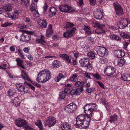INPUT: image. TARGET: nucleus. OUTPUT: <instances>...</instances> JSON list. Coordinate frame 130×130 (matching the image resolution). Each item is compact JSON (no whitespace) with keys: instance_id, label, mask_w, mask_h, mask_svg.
<instances>
[{"instance_id":"f257e3e1","label":"nucleus","mask_w":130,"mask_h":130,"mask_svg":"<svg viewBox=\"0 0 130 130\" xmlns=\"http://www.w3.org/2000/svg\"><path fill=\"white\" fill-rule=\"evenodd\" d=\"M97 106L95 103L87 104L84 107V111L86 116L92 117L93 114V112L95 109H97L96 108Z\"/></svg>"},{"instance_id":"f03ea898","label":"nucleus","mask_w":130,"mask_h":130,"mask_svg":"<svg viewBox=\"0 0 130 130\" xmlns=\"http://www.w3.org/2000/svg\"><path fill=\"white\" fill-rule=\"evenodd\" d=\"M38 76L41 83H43L51 79V74L48 70L45 69L40 71L38 74Z\"/></svg>"},{"instance_id":"7ed1b4c3","label":"nucleus","mask_w":130,"mask_h":130,"mask_svg":"<svg viewBox=\"0 0 130 130\" xmlns=\"http://www.w3.org/2000/svg\"><path fill=\"white\" fill-rule=\"evenodd\" d=\"M74 25L70 23L67 22L65 28H72L67 30L66 32L63 33V36L66 38H70L73 35L75 28L73 26Z\"/></svg>"},{"instance_id":"20e7f679","label":"nucleus","mask_w":130,"mask_h":130,"mask_svg":"<svg viewBox=\"0 0 130 130\" xmlns=\"http://www.w3.org/2000/svg\"><path fill=\"white\" fill-rule=\"evenodd\" d=\"M79 63L81 66L87 67V69L91 70L92 69V66L89 62L88 58H84L82 59L79 61Z\"/></svg>"},{"instance_id":"39448f33","label":"nucleus","mask_w":130,"mask_h":130,"mask_svg":"<svg viewBox=\"0 0 130 130\" xmlns=\"http://www.w3.org/2000/svg\"><path fill=\"white\" fill-rule=\"evenodd\" d=\"M59 9L61 12H72L75 11V9L67 5H61L59 7Z\"/></svg>"},{"instance_id":"423d86ee","label":"nucleus","mask_w":130,"mask_h":130,"mask_svg":"<svg viewBox=\"0 0 130 130\" xmlns=\"http://www.w3.org/2000/svg\"><path fill=\"white\" fill-rule=\"evenodd\" d=\"M113 5L117 15L120 16L123 14V10L120 4L117 2H114Z\"/></svg>"},{"instance_id":"0eeeda50","label":"nucleus","mask_w":130,"mask_h":130,"mask_svg":"<svg viewBox=\"0 0 130 130\" xmlns=\"http://www.w3.org/2000/svg\"><path fill=\"white\" fill-rule=\"evenodd\" d=\"M56 123V120L55 118L49 117L47 120L44 122V124L45 126L48 125L49 127H51L55 125Z\"/></svg>"},{"instance_id":"6e6552de","label":"nucleus","mask_w":130,"mask_h":130,"mask_svg":"<svg viewBox=\"0 0 130 130\" xmlns=\"http://www.w3.org/2000/svg\"><path fill=\"white\" fill-rule=\"evenodd\" d=\"M93 24H94L98 28L95 30V32L98 34L105 33V31L103 29V27L105 26V25H101L99 23L93 22Z\"/></svg>"},{"instance_id":"1a4fd4ad","label":"nucleus","mask_w":130,"mask_h":130,"mask_svg":"<svg viewBox=\"0 0 130 130\" xmlns=\"http://www.w3.org/2000/svg\"><path fill=\"white\" fill-rule=\"evenodd\" d=\"M108 50L104 47L100 46L97 51L98 54L102 57L106 56L108 54Z\"/></svg>"},{"instance_id":"9d476101","label":"nucleus","mask_w":130,"mask_h":130,"mask_svg":"<svg viewBox=\"0 0 130 130\" xmlns=\"http://www.w3.org/2000/svg\"><path fill=\"white\" fill-rule=\"evenodd\" d=\"M77 108V105L74 103H72L68 105L65 107V109L69 112H73Z\"/></svg>"},{"instance_id":"9b49d317","label":"nucleus","mask_w":130,"mask_h":130,"mask_svg":"<svg viewBox=\"0 0 130 130\" xmlns=\"http://www.w3.org/2000/svg\"><path fill=\"white\" fill-rule=\"evenodd\" d=\"M104 71L105 74L108 76L112 75L115 72L114 68L110 66L107 67Z\"/></svg>"},{"instance_id":"f8f14e48","label":"nucleus","mask_w":130,"mask_h":130,"mask_svg":"<svg viewBox=\"0 0 130 130\" xmlns=\"http://www.w3.org/2000/svg\"><path fill=\"white\" fill-rule=\"evenodd\" d=\"M15 124L19 127L25 126L27 124L26 121L23 119H21L15 120Z\"/></svg>"},{"instance_id":"ddd939ff","label":"nucleus","mask_w":130,"mask_h":130,"mask_svg":"<svg viewBox=\"0 0 130 130\" xmlns=\"http://www.w3.org/2000/svg\"><path fill=\"white\" fill-rule=\"evenodd\" d=\"M114 53L115 56L118 58H121L125 55L124 52L120 50H114Z\"/></svg>"},{"instance_id":"4468645a","label":"nucleus","mask_w":130,"mask_h":130,"mask_svg":"<svg viewBox=\"0 0 130 130\" xmlns=\"http://www.w3.org/2000/svg\"><path fill=\"white\" fill-rule=\"evenodd\" d=\"M93 15L94 18L98 20L101 19L103 17V13L101 10L96 11Z\"/></svg>"},{"instance_id":"2eb2a0df","label":"nucleus","mask_w":130,"mask_h":130,"mask_svg":"<svg viewBox=\"0 0 130 130\" xmlns=\"http://www.w3.org/2000/svg\"><path fill=\"white\" fill-rule=\"evenodd\" d=\"M87 116V120L84 121L83 124L82 126V127L83 128H87L88 126L90 124V122L91 121V118L92 117L90 116Z\"/></svg>"},{"instance_id":"dca6fc26","label":"nucleus","mask_w":130,"mask_h":130,"mask_svg":"<svg viewBox=\"0 0 130 130\" xmlns=\"http://www.w3.org/2000/svg\"><path fill=\"white\" fill-rule=\"evenodd\" d=\"M25 33L24 32L22 34V35L21 36L22 37H23V39L24 40L22 39H20L21 41H22L23 42H28L31 39V37L30 35H24Z\"/></svg>"},{"instance_id":"f3484780","label":"nucleus","mask_w":130,"mask_h":130,"mask_svg":"<svg viewBox=\"0 0 130 130\" xmlns=\"http://www.w3.org/2000/svg\"><path fill=\"white\" fill-rule=\"evenodd\" d=\"M38 24L40 25L41 28H45L46 27V21L43 19L39 20L38 22Z\"/></svg>"},{"instance_id":"a211bd4d","label":"nucleus","mask_w":130,"mask_h":130,"mask_svg":"<svg viewBox=\"0 0 130 130\" xmlns=\"http://www.w3.org/2000/svg\"><path fill=\"white\" fill-rule=\"evenodd\" d=\"M53 32L52 29V25L50 24L48 26L46 32V35L47 37H49L50 35H51L53 33Z\"/></svg>"},{"instance_id":"6ab92c4d","label":"nucleus","mask_w":130,"mask_h":130,"mask_svg":"<svg viewBox=\"0 0 130 130\" xmlns=\"http://www.w3.org/2000/svg\"><path fill=\"white\" fill-rule=\"evenodd\" d=\"M11 102L14 106L17 107L20 105V101L18 98L15 97L14 100H12L11 101Z\"/></svg>"},{"instance_id":"aec40b11","label":"nucleus","mask_w":130,"mask_h":130,"mask_svg":"<svg viewBox=\"0 0 130 130\" xmlns=\"http://www.w3.org/2000/svg\"><path fill=\"white\" fill-rule=\"evenodd\" d=\"M62 130H71V126L67 123H62L61 125Z\"/></svg>"},{"instance_id":"412c9836","label":"nucleus","mask_w":130,"mask_h":130,"mask_svg":"<svg viewBox=\"0 0 130 130\" xmlns=\"http://www.w3.org/2000/svg\"><path fill=\"white\" fill-rule=\"evenodd\" d=\"M8 93L9 97L11 98L15 96L16 92L15 90L14 89H9L8 91Z\"/></svg>"},{"instance_id":"4be33fe9","label":"nucleus","mask_w":130,"mask_h":130,"mask_svg":"<svg viewBox=\"0 0 130 130\" xmlns=\"http://www.w3.org/2000/svg\"><path fill=\"white\" fill-rule=\"evenodd\" d=\"M56 9L54 7H51L49 11V14L50 16L51 17L54 15L56 14Z\"/></svg>"},{"instance_id":"5701e85b","label":"nucleus","mask_w":130,"mask_h":130,"mask_svg":"<svg viewBox=\"0 0 130 130\" xmlns=\"http://www.w3.org/2000/svg\"><path fill=\"white\" fill-rule=\"evenodd\" d=\"M121 22L125 27L130 23V20L128 19H123L121 20Z\"/></svg>"},{"instance_id":"b1692460","label":"nucleus","mask_w":130,"mask_h":130,"mask_svg":"<svg viewBox=\"0 0 130 130\" xmlns=\"http://www.w3.org/2000/svg\"><path fill=\"white\" fill-rule=\"evenodd\" d=\"M60 57L62 58L63 59L68 63L71 62V60L69 58V56L66 54H60Z\"/></svg>"},{"instance_id":"393cba45","label":"nucleus","mask_w":130,"mask_h":130,"mask_svg":"<svg viewBox=\"0 0 130 130\" xmlns=\"http://www.w3.org/2000/svg\"><path fill=\"white\" fill-rule=\"evenodd\" d=\"M76 123L75 124V127L77 128H80L82 127V126L83 124L84 121H81V120L76 119Z\"/></svg>"},{"instance_id":"a878e982","label":"nucleus","mask_w":130,"mask_h":130,"mask_svg":"<svg viewBox=\"0 0 130 130\" xmlns=\"http://www.w3.org/2000/svg\"><path fill=\"white\" fill-rule=\"evenodd\" d=\"M16 61L17 62V65L19 66L23 69L25 68V66L22 64L23 62V61L21 60L20 58H17L16 59Z\"/></svg>"},{"instance_id":"bb28decb","label":"nucleus","mask_w":130,"mask_h":130,"mask_svg":"<svg viewBox=\"0 0 130 130\" xmlns=\"http://www.w3.org/2000/svg\"><path fill=\"white\" fill-rule=\"evenodd\" d=\"M74 85L76 87H79L80 88H83L84 85V82L83 81H78L75 82Z\"/></svg>"},{"instance_id":"cd10ccee","label":"nucleus","mask_w":130,"mask_h":130,"mask_svg":"<svg viewBox=\"0 0 130 130\" xmlns=\"http://www.w3.org/2000/svg\"><path fill=\"white\" fill-rule=\"evenodd\" d=\"M118 117L116 115H114L110 117L109 121L111 123H114L115 121H116L118 119Z\"/></svg>"},{"instance_id":"c85d7f7f","label":"nucleus","mask_w":130,"mask_h":130,"mask_svg":"<svg viewBox=\"0 0 130 130\" xmlns=\"http://www.w3.org/2000/svg\"><path fill=\"white\" fill-rule=\"evenodd\" d=\"M121 77L124 81H129L130 80V74H124L121 76Z\"/></svg>"},{"instance_id":"c756f323","label":"nucleus","mask_w":130,"mask_h":130,"mask_svg":"<svg viewBox=\"0 0 130 130\" xmlns=\"http://www.w3.org/2000/svg\"><path fill=\"white\" fill-rule=\"evenodd\" d=\"M18 1L21 3L23 2L26 8H27L29 6V0H18Z\"/></svg>"},{"instance_id":"7c9ffc66","label":"nucleus","mask_w":130,"mask_h":130,"mask_svg":"<svg viewBox=\"0 0 130 130\" xmlns=\"http://www.w3.org/2000/svg\"><path fill=\"white\" fill-rule=\"evenodd\" d=\"M21 75L24 79L29 81H31L30 79L27 76L25 72L23 70L21 71Z\"/></svg>"},{"instance_id":"2f4dec72","label":"nucleus","mask_w":130,"mask_h":130,"mask_svg":"<svg viewBox=\"0 0 130 130\" xmlns=\"http://www.w3.org/2000/svg\"><path fill=\"white\" fill-rule=\"evenodd\" d=\"M64 76L62 73H59V75L55 78V80L56 82H59L62 78H64Z\"/></svg>"},{"instance_id":"473e14b6","label":"nucleus","mask_w":130,"mask_h":130,"mask_svg":"<svg viewBox=\"0 0 130 130\" xmlns=\"http://www.w3.org/2000/svg\"><path fill=\"white\" fill-rule=\"evenodd\" d=\"M125 60L124 59L119 60L118 61V65L120 67L122 66L125 63Z\"/></svg>"},{"instance_id":"72a5a7b5","label":"nucleus","mask_w":130,"mask_h":130,"mask_svg":"<svg viewBox=\"0 0 130 130\" xmlns=\"http://www.w3.org/2000/svg\"><path fill=\"white\" fill-rule=\"evenodd\" d=\"M95 54L92 52H90L87 54V56L90 59H93L95 57Z\"/></svg>"},{"instance_id":"f704fd0d","label":"nucleus","mask_w":130,"mask_h":130,"mask_svg":"<svg viewBox=\"0 0 130 130\" xmlns=\"http://www.w3.org/2000/svg\"><path fill=\"white\" fill-rule=\"evenodd\" d=\"M67 93V91H66V90H64V92L62 91L59 94L60 97L61 99H64L66 96L65 93Z\"/></svg>"},{"instance_id":"c9c22d12","label":"nucleus","mask_w":130,"mask_h":130,"mask_svg":"<svg viewBox=\"0 0 130 130\" xmlns=\"http://www.w3.org/2000/svg\"><path fill=\"white\" fill-rule=\"evenodd\" d=\"M37 5L34 3H32L30 5V11L31 12H33L34 11L36 10Z\"/></svg>"},{"instance_id":"e433bc0d","label":"nucleus","mask_w":130,"mask_h":130,"mask_svg":"<svg viewBox=\"0 0 130 130\" xmlns=\"http://www.w3.org/2000/svg\"><path fill=\"white\" fill-rule=\"evenodd\" d=\"M85 115H84L81 114L79 115L76 119L81 120V121H84L85 120Z\"/></svg>"},{"instance_id":"4c0bfd02","label":"nucleus","mask_w":130,"mask_h":130,"mask_svg":"<svg viewBox=\"0 0 130 130\" xmlns=\"http://www.w3.org/2000/svg\"><path fill=\"white\" fill-rule=\"evenodd\" d=\"M83 88H77L75 90L76 95H80L83 91Z\"/></svg>"},{"instance_id":"58836bf2","label":"nucleus","mask_w":130,"mask_h":130,"mask_svg":"<svg viewBox=\"0 0 130 130\" xmlns=\"http://www.w3.org/2000/svg\"><path fill=\"white\" fill-rule=\"evenodd\" d=\"M36 42H38L43 44V43H45L46 42L44 40L40 38V39L38 38L36 39Z\"/></svg>"},{"instance_id":"ea45409f","label":"nucleus","mask_w":130,"mask_h":130,"mask_svg":"<svg viewBox=\"0 0 130 130\" xmlns=\"http://www.w3.org/2000/svg\"><path fill=\"white\" fill-rule=\"evenodd\" d=\"M91 75L92 76H93L95 78L98 79H101L100 76L99 75L98 73H96L95 74H91Z\"/></svg>"},{"instance_id":"a19ab883","label":"nucleus","mask_w":130,"mask_h":130,"mask_svg":"<svg viewBox=\"0 0 130 130\" xmlns=\"http://www.w3.org/2000/svg\"><path fill=\"white\" fill-rule=\"evenodd\" d=\"M52 65L55 67H57L59 65V62L58 61L55 60L53 62Z\"/></svg>"},{"instance_id":"79ce46f5","label":"nucleus","mask_w":130,"mask_h":130,"mask_svg":"<svg viewBox=\"0 0 130 130\" xmlns=\"http://www.w3.org/2000/svg\"><path fill=\"white\" fill-rule=\"evenodd\" d=\"M78 76V75L76 74H73L72 77L70 78V80L71 81H75V78L76 77Z\"/></svg>"},{"instance_id":"37998d69","label":"nucleus","mask_w":130,"mask_h":130,"mask_svg":"<svg viewBox=\"0 0 130 130\" xmlns=\"http://www.w3.org/2000/svg\"><path fill=\"white\" fill-rule=\"evenodd\" d=\"M117 25L118 27L120 29H124L125 27L121 22H118Z\"/></svg>"},{"instance_id":"c03bdc74","label":"nucleus","mask_w":130,"mask_h":130,"mask_svg":"<svg viewBox=\"0 0 130 130\" xmlns=\"http://www.w3.org/2000/svg\"><path fill=\"white\" fill-rule=\"evenodd\" d=\"M35 124L39 128L40 130H42V123L40 120L39 121V123L38 124V123H35Z\"/></svg>"},{"instance_id":"a18cd8bd","label":"nucleus","mask_w":130,"mask_h":130,"mask_svg":"<svg viewBox=\"0 0 130 130\" xmlns=\"http://www.w3.org/2000/svg\"><path fill=\"white\" fill-rule=\"evenodd\" d=\"M21 30L23 32H24V33L28 34L27 35H32L34 33V32L31 31H27L22 30Z\"/></svg>"},{"instance_id":"49530a36","label":"nucleus","mask_w":130,"mask_h":130,"mask_svg":"<svg viewBox=\"0 0 130 130\" xmlns=\"http://www.w3.org/2000/svg\"><path fill=\"white\" fill-rule=\"evenodd\" d=\"M95 90V89L94 88H88L86 90L87 92L88 93H90L94 91Z\"/></svg>"},{"instance_id":"de8ad7c7","label":"nucleus","mask_w":130,"mask_h":130,"mask_svg":"<svg viewBox=\"0 0 130 130\" xmlns=\"http://www.w3.org/2000/svg\"><path fill=\"white\" fill-rule=\"evenodd\" d=\"M122 36L124 38L126 39L129 38L130 36L128 34H125L124 33H123L122 34Z\"/></svg>"},{"instance_id":"09e8293b","label":"nucleus","mask_w":130,"mask_h":130,"mask_svg":"<svg viewBox=\"0 0 130 130\" xmlns=\"http://www.w3.org/2000/svg\"><path fill=\"white\" fill-rule=\"evenodd\" d=\"M34 17H38L39 16V13L38 10H36L34 11Z\"/></svg>"},{"instance_id":"8fccbe9b","label":"nucleus","mask_w":130,"mask_h":130,"mask_svg":"<svg viewBox=\"0 0 130 130\" xmlns=\"http://www.w3.org/2000/svg\"><path fill=\"white\" fill-rule=\"evenodd\" d=\"M34 85L38 87H41V85L40 84L37 83L36 82H32L31 80L30 81Z\"/></svg>"},{"instance_id":"3c124183","label":"nucleus","mask_w":130,"mask_h":130,"mask_svg":"<svg viewBox=\"0 0 130 130\" xmlns=\"http://www.w3.org/2000/svg\"><path fill=\"white\" fill-rule=\"evenodd\" d=\"M70 93L72 95H76L75 89H73L70 91Z\"/></svg>"},{"instance_id":"603ef678","label":"nucleus","mask_w":130,"mask_h":130,"mask_svg":"<svg viewBox=\"0 0 130 130\" xmlns=\"http://www.w3.org/2000/svg\"><path fill=\"white\" fill-rule=\"evenodd\" d=\"M84 27V29L85 30V32H86V31H88V30H90L91 29L90 27L88 26L85 25Z\"/></svg>"},{"instance_id":"864d4df0","label":"nucleus","mask_w":130,"mask_h":130,"mask_svg":"<svg viewBox=\"0 0 130 130\" xmlns=\"http://www.w3.org/2000/svg\"><path fill=\"white\" fill-rule=\"evenodd\" d=\"M9 25H10V24L8 22H6L3 24H2L1 26L2 27H5Z\"/></svg>"},{"instance_id":"5fc2aeb1","label":"nucleus","mask_w":130,"mask_h":130,"mask_svg":"<svg viewBox=\"0 0 130 130\" xmlns=\"http://www.w3.org/2000/svg\"><path fill=\"white\" fill-rule=\"evenodd\" d=\"M24 86H23L22 85H20V86H18L19 88H18L20 92H22L23 90V87Z\"/></svg>"},{"instance_id":"6e6d98bb","label":"nucleus","mask_w":130,"mask_h":130,"mask_svg":"<svg viewBox=\"0 0 130 130\" xmlns=\"http://www.w3.org/2000/svg\"><path fill=\"white\" fill-rule=\"evenodd\" d=\"M97 83L99 84V85L103 89H104V85L103 84L99 81H97Z\"/></svg>"},{"instance_id":"4d7b16f0","label":"nucleus","mask_w":130,"mask_h":130,"mask_svg":"<svg viewBox=\"0 0 130 130\" xmlns=\"http://www.w3.org/2000/svg\"><path fill=\"white\" fill-rule=\"evenodd\" d=\"M24 126H25V130L30 129L31 128V127L30 126L27 125V124Z\"/></svg>"},{"instance_id":"13d9d810","label":"nucleus","mask_w":130,"mask_h":130,"mask_svg":"<svg viewBox=\"0 0 130 130\" xmlns=\"http://www.w3.org/2000/svg\"><path fill=\"white\" fill-rule=\"evenodd\" d=\"M128 44V43L127 42H125L124 44V48L125 50H127V46Z\"/></svg>"},{"instance_id":"bf43d9fd","label":"nucleus","mask_w":130,"mask_h":130,"mask_svg":"<svg viewBox=\"0 0 130 130\" xmlns=\"http://www.w3.org/2000/svg\"><path fill=\"white\" fill-rule=\"evenodd\" d=\"M91 4L94 5L95 4L96 0H89Z\"/></svg>"},{"instance_id":"052dcab7","label":"nucleus","mask_w":130,"mask_h":130,"mask_svg":"<svg viewBox=\"0 0 130 130\" xmlns=\"http://www.w3.org/2000/svg\"><path fill=\"white\" fill-rule=\"evenodd\" d=\"M28 85L32 90L34 91L35 90V87L31 84H28Z\"/></svg>"},{"instance_id":"680f3d73","label":"nucleus","mask_w":130,"mask_h":130,"mask_svg":"<svg viewBox=\"0 0 130 130\" xmlns=\"http://www.w3.org/2000/svg\"><path fill=\"white\" fill-rule=\"evenodd\" d=\"M28 88L26 87H25L24 86L23 87V91L25 93H27L28 92Z\"/></svg>"},{"instance_id":"e2e57ef3","label":"nucleus","mask_w":130,"mask_h":130,"mask_svg":"<svg viewBox=\"0 0 130 130\" xmlns=\"http://www.w3.org/2000/svg\"><path fill=\"white\" fill-rule=\"evenodd\" d=\"M24 51L26 53H28L29 49L27 47H25L23 49Z\"/></svg>"},{"instance_id":"0e129e2a","label":"nucleus","mask_w":130,"mask_h":130,"mask_svg":"<svg viewBox=\"0 0 130 130\" xmlns=\"http://www.w3.org/2000/svg\"><path fill=\"white\" fill-rule=\"evenodd\" d=\"M47 5L46 3H45L44 6L43 7L44 11H45L47 10Z\"/></svg>"},{"instance_id":"69168bd1","label":"nucleus","mask_w":130,"mask_h":130,"mask_svg":"<svg viewBox=\"0 0 130 130\" xmlns=\"http://www.w3.org/2000/svg\"><path fill=\"white\" fill-rule=\"evenodd\" d=\"M18 52L20 53L21 56L23 57L24 59H25L24 57V56L23 55V54L21 52V51L20 49H18Z\"/></svg>"},{"instance_id":"338daca9","label":"nucleus","mask_w":130,"mask_h":130,"mask_svg":"<svg viewBox=\"0 0 130 130\" xmlns=\"http://www.w3.org/2000/svg\"><path fill=\"white\" fill-rule=\"evenodd\" d=\"M78 4L81 6L83 3V0H79L77 2Z\"/></svg>"},{"instance_id":"774afa93","label":"nucleus","mask_w":130,"mask_h":130,"mask_svg":"<svg viewBox=\"0 0 130 130\" xmlns=\"http://www.w3.org/2000/svg\"><path fill=\"white\" fill-rule=\"evenodd\" d=\"M11 18L13 19H17L18 18V16L14 15H11Z\"/></svg>"}]
</instances>
